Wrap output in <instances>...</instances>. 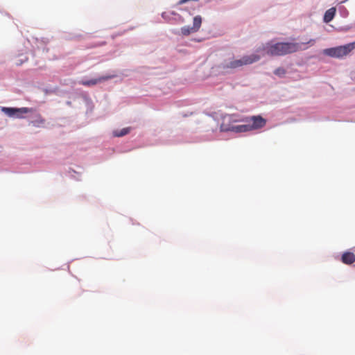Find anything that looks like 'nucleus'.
Returning <instances> with one entry per match:
<instances>
[{"label": "nucleus", "instance_id": "nucleus-4", "mask_svg": "<svg viewBox=\"0 0 355 355\" xmlns=\"http://www.w3.org/2000/svg\"><path fill=\"white\" fill-rule=\"evenodd\" d=\"M243 121H245L243 119H239L234 114L225 116L223 118L220 130L221 132H232V128L235 126V123Z\"/></svg>", "mask_w": 355, "mask_h": 355}, {"label": "nucleus", "instance_id": "nucleus-6", "mask_svg": "<svg viewBox=\"0 0 355 355\" xmlns=\"http://www.w3.org/2000/svg\"><path fill=\"white\" fill-rule=\"evenodd\" d=\"M243 119L245 120V123H248L249 128H250V131L260 129L264 127L266 124V120L260 115L252 116L250 118H245Z\"/></svg>", "mask_w": 355, "mask_h": 355}, {"label": "nucleus", "instance_id": "nucleus-10", "mask_svg": "<svg viewBox=\"0 0 355 355\" xmlns=\"http://www.w3.org/2000/svg\"><path fill=\"white\" fill-rule=\"evenodd\" d=\"M336 11V10L335 8H331L327 10L324 15V21L326 23L330 22L334 19Z\"/></svg>", "mask_w": 355, "mask_h": 355}, {"label": "nucleus", "instance_id": "nucleus-15", "mask_svg": "<svg viewBox=\"0 0 355 355\" xmlns=\"http://www.w3.org/2000/svg\"><path fill=\"white\" fill-rule=\"evenodd\" d=\"M192 33H196V31H193V30L191 29V27H190V26H184L181 28V33L183 35L187 36V35H190Z\"/></svg>", "mask_w": 355, "mask_h": 355}, {"label": "nucleus", "instance_id": "nucleus-5", "mask_svg": "<svg viewBox=\"0 0 355 355\" xmlns=\"http://www.w3.org/2000/svg\"><path fill=\"white\" fill-rule=\"evenodd\" d=\"M1 110L9 117L24 118L23 114L32 112L31 108L28 107H1Z\"/></svg>", "mask_w": 355, "mask_h": 355}, {"label": "nucleus", "instance_id": "nucleus-14", "mask_svg": "<svg viewBox=\"0 0 355 355\" xmlns=\"http://www.w3.org/2000/svg\"><path fill=\"white\" fill-rule=\"evenodd\" d=\"M130 131V128H124L120 130H116L114 132V136L116 137H123L124 135H128Z\"/></svg>", "mask_w": 355, "mask_h": 355}, {"label": "nucleus", "instance_id": "nucleus-1", "mask_svg": "<svg viewBox=\"0 0 355 355\" xmlns=\"http://www.w3.org/2000/svg\"><path fill=\"white\" fill-rule=\"evenodd\" d=\"M315 44V40L311 39L306 42L295 43V42H277L272 44L268 42L259 48L257 52L263 51L266 53L270 56H282L286 54L295 53L299 51H303L308 49L307 44L313 46Z\"/></svg>", "mask_w": 355, "mask_h": 355}, {"label": "nucleus", "instance_id": "nucleus-13", "mask_svg": "<svg viewBox=\"0 0 355 355\" xmlns=\"http://www.w3.org/2000/svg\"><path fill=\"white\" fill-rule=\"evenodd\" d=\"M28 60V58L26 55L21 54L17 58H15L14 62L16 66H20L27 62Z\"/></svg>", "mask_w": 355, "mask_h": 355}, {"label": "nucleus", "instance_id": "nucleus-8", "mask_svg": "<svg viewBox=\"0 0 355 355\" xmlns=\"http://www.w3.org/2000/svg\"><path fill=\"white\" fill-rule=\"evenodd\" d=\"M341 261L347 265L352 264L355 262V254L351 252H345L341 257Z\"/></svg>", "mask_w": 355, "mask_h": 355}, {"label": "nucleus", "instance_id": "nucleus-11", "mask_svg": "<svg viewBox=\"0 0 355 355\" xmlns=\"http://www.w3.org/2000/svg\"><path fill=\"white\" fill-rule=\"evenodd\" d=\"M45 120L42 118L40 114H37L35 119L30 121V124L35 127L40 128L44 125Z\"/></svg>", "mask_w": 355, "mask_h": 355}, {"label": "nucleus", "instance_id": "nucleus-9", "mask_svg": "<svg viewBox=\"0 0 355 355\" xmlns=\"http://www.w3.org/2000/svg\"><path fill=\"white\" fill-rule=\"evenodd\" d=\"M249 131H250V128L248 123L243 125H235V126L232 128V132L235 133L246 132Z\"/></svg>", "mask_w": 355, "mask_h": 355}, {"label": "nucleus", "instance_id": "nucleus-2", "mask_svg": "<svg viewBox=\"0 0 355 355\" xmlns=\"http://www.w3.org/2000/svg\"><path fill=\"white\" fill-rule=\"evenodd\" d=\"M259 60L260 55L257 54L244 55L241 59L233 60L223 62L221 65V68L223 70L234 69L245 65L251 64L254 62L259 61Z\"/></svg>", "mask_w": 355, "mask_h": 355}, {"label": "nucleus", "instance_id": "nucleus-7", "mask_svg": "<svg viewBox=\"0 0 355 355\" xmlns=\"http://www.w3.org/2000/svg\"><path fill=\"white\" fill-rule=\"evenodd\" d=\"M115 75H106L102 76L97 78L91 79L89 80H81L79 83L85 87H91L97 85L98 83H103L104 81L108 80L114 78Z\"/></svg>", "mask_w": 355, "mask_h": 355}, {"label": "nucleus", "instance_id": "nucleus-12", "mask_svg": "<svg viewBox=\"0 0 355 355\" xmlns=\"http://www.w3.org/2000/svg\"><path fill=\"white\" fill-rule=\"evenodd\" d=\"M201 24H202L201 17L199 15L196 16L193 18V26H191V29L193 30V31L197 32L199 30V28H200Z\"/></svg>", "mask_w": 355, "mask_h": 355}, {"label": "nucleus", "instance_id": "nucleus-3", "mask_svg": "<svg viewBox=\"0 0 355 355\" xmlns=\"http://www.w3.org/2000/svg\"><path fill=\"white\" fill-rule=\"evenodd\" d=\"M354 48L355 42H353L344 46L324 49V53L330 57L340 58L348 55Z\"/></svg>", "mask_w": 355, "mask_h": 355}, {"label": "nucleus", "instance_id": "nucleus-16", "mask_svg": "<svg viewBox=\"0 0 355 355\" xmlns=\"http://www.w3.org/2000/svg\"><path fill=\"white\" fill-rule=\"evenodd\" d=\"M274 73L279 77H283L286 74V70L282 67H279L275 70Z\"/></svg>", "mask_w": 355, "mask_h": 355}]
</instances>
